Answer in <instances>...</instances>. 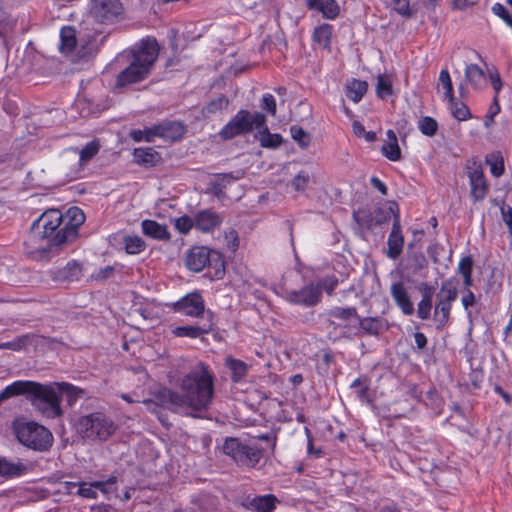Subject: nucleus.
<instances>
[{"instance_id": "45", "label": "nucleus", "mask_w": 512, "mask_h": 512, "mask_svg": "<svg viewBox=\"0 0 512 512\" xmlns=\"http://www.w3.org/2000/svg\"><path fill=\"white\" fill-rule=\"evenodd\" d=\"M376 91L380 98H386L387 96L392 95L393 90L391 82L385 76L379 75L377 79Z\"/></svg>"}, {"instance_id": "10", "label": "nucleus", "mask_w": 512, "mask_h": 512, "mask_svg": "<svg viewBox=\"0 0 512 512\" xmlns=\"http://www.w3.org/2000/svg\"><path fill=\"white\" fill-rule=\"evenodd\" d=\"M222 451L239 466L254 467L262 457L259 448L249 446L234 437H227L224 440Z\"/></svg>"}, {"instance_id": "22", "label": "nucleus", "mask_w": 512, "mask_h": 512, "mask_svg": "<svg viewBox=\"0 0 512 512\" xmlns=\"http://www.w3.org/2000/svg\"><path fill=\"white\" fill-rule=\"evenodd\" d=\"M194 219L195 228L202 232H211L222 223L221 217L210 209L199 211Z\"/></svg>"}, {"instance_id": "28", "label": "nucleus", "mask_w": 512, "mask_h": 512, "mask_svg": "<svg viewBox=\"0 0 512 512\" xmlns=\"http://www.w3.org/2000/svg\"><path fill=\"white\" fill-rule=\"evenodd\" d=\"M471 195L476 200H482L487 194V184L482 171L474 170L470 173Z\"/></svg>"}, {"instance_id": "53", "label": "nucleus", "mask_w": 512, "mask_h": 512, "mask_svg": "<svg viewBox=\"0 0 512 512\" xmlns=\"http://www.w3.org/2000/svg\"><path fill=\"white\" fill-rule=\"evenodd\" d=\"M492 11L495 15L503 19L507 25L512 27V16L509 14L507 9L502 4L496 3L492 7Z\"/></svg>"}, {"instance_id": "13", "label": "nucleus", "mask_w": 512, "mask_h": 512, "mask_svg": "<svg viewBox=\"0 0 512 512\" xmlns=\"http://www.w3.org/2000/svg\"><path fill=\"white\" fill-rule=\"evenodd\" d=\"M176 132L179 134L182 132V127L179 123L165 122L145 130H133L130 133V137L136 142L144 139L147 142H151L154 137L173 138Z\"/></svg>"}, {"instance_id": "42", "label": "nucleus", "mask_w": 512, "mask_h": 512, "mask_svg": "<svg viewBox=\"0 0 512 512\" xmlns=\"http://www.w3.org/2000/svg\"><path fill=\"white\" fill-rule=\"evenodd\" d=\"M419 130L426 136H434L438 129L437 121L432 117H423L418 123Z\"/></svg>"}, {"instance_id": "12", "label": "nucleus", "mask_w": 512, "mask_h": 512, "mask_svg": "<svg viewBox=\"0 0 512 512\" xmlns=\"http://www.w3.org/2000/svg\"><path fill=\"white\" fill-rule=\"evenodd\" d=\"M68 222L59 229L51 239L56 246H63L73 242L78 237V228L84 223L85 215L78 207H72L67 212Z\"/></svg>"}, {"instance_id": "9", "label": "nucleus", "mask_w": 512, "mask_h": 512, "mask_svg": "<svg viewBox=\"0 0 512 512\" xmlns=\"http://www.w3.org/2000/svg\"><path fill=\"white\" fill-rule=\"evenodd\" d=\"M458 296V282L451 278L444 281L437 293V302L434 309L433 319L436 329L440 330L447 325L450 319L452 303Z\"/></svg>"}, {"instance_id": "59", "label": "nucleus", "mask_w": 512, "mask_h": 512, "mask_svg": "<svg viewBox=\"0 0 512 512\" xmlns=\"http://www.w3.org/2000/svg\"><path fill=\"white\" fill-rule=\"evenodd\" d=\"M501 213H502V219L505 222V224L507 225L509 234L512 237V208L511 207L502 208Z\"/></svg>"}, {"instance_id": "21", "label": "nucleus", "mask_w": 512, "mask_h": 512, "mask_svg": "<svg viewBox=\"0 0 512 512\" xmlns=\"http://www.w3.org/2000/svg\"><path fill=\"white\" fill-rule=\"evenodd\" d=\"M116 483V477L112 476L107 481H95L89 485L82 484L78 489V494L85 498L95 499L97 497L96 490H99L104 495L114 492L113 486Z\"/></svg>"}, {"instance_id": "26", "label": "nucleus", "mask_w": 512, "mask_h": 512, "mask_svg": "<svg viewBox=\"0 0 512 512\" xmlns=\"http://www.w3.org/2000/svg\"><path fill=\"white\" fill-rule=\"evenodd\" d=\"M310 9L320 11L324 17L334 19L339 14V6L335 0H306Z\"/></svg>"}, {"instance_id": "48", "label": "nucleus", "mask_w": 512, "mask_h": 512, "mask_svg": "<svg viewBox=\"0 0 512 512\" xmlns=\"http://www.w3.org/2000/svg\"><path fill=\"white\" fill-rule=\"evenodd\" d=\"M432 309V300L422 298L417 305V315L421 320H427L430 318Z\"/></svg>"}, {"instance_id": "63", "label": "nucleus", "mask_w": 512, "mask_h": 512, "mask_svg": "<svg viewBox=\"0 0 512 512\" xmlns=\"http://www.w3.org/2000/svg\"><path fill=\"white\" fill-rule=\"evenodd\" d=\"M427 266V260L423 254L414 256L413 272H418Z\"/></svg>"}, {"instance_id": "44", "label": "nucleus", "mask_w": 512, "mask_h": 512, "mask_svg": "<svg viewBox=\"0 0 512 512\" xmlns=\"http://www.w3.org/2000/svg\"><path fill=\"white\" fill-rule=\"evenodd\" d=\"M244 172L242 170H237L231 173H222L217 175V186L220 187V190L224 189L228 184L233 181L239 180L243 177Z\"/></svg>"}, {"instance_id": "51", "label": "nucleus", "mask_w": 512, "mask_h": 512, "mask_svg": "<svg viewBox=\"0 0 512 512\" xmlns=\"http://www.w3.org/2000/svg\"><path fill=\"white\" fill-rule=\"evenodd\" d=\"M351 388L356 389V394L361 401L369 402L368 386L365 383H363L360 378L354 380V382L351 385Z\"/></svg>"}, {"instance_id": "58", "label": "nucleus", "mask_w": 512, "mask_h": 512, "mask_svg": "<svg viewBox=\"0 0 512 512\" xmlns=\"http://www.w3.org/2000/svg\"><path fill=\"white\" fill-rule=\"evenodd\" d=\"M473 261L470 257L461 259L458 265V272L462 275L472 274Z\"/></svg>"}, {"instance_id": "20", "label": "nucleus", "mask_w": 512, "mask_h": 512, "mask_svg": "<svg viewBox=\"0 0 512 512\" xmlns=\"http://www.w3.org/2000/svg\"><path fill=\"white\" fill-rule=\"evenodd\" d=\"M278 499L272 494L263 496L247 497L243 506L253 512H273L276 508Z\"/></svg>"}, {"instance_id": "55", "label": "nucleus", "mask_w": 512, "mask_h": 512, "mask_svg": "<svg viewBox=\"0 0 512 512\" xmlns=\"http://www.w3.org/2000/svg\"><path fill=\"white\" fill-rule=\"evenodd\" d=\"M338 285V280L335 278H326L320 281L315 286L321 287V291L324 290L328 295H332L335 288Z\"/></svg>"}, {"instance_id": "2", "label": "nucleus", "mask_w": 512, "mask_h": 512, "mask_svg": "<svg viewBox=\"0 0 512 512\" xmlns=\"http://www.w3.org/2000/svg\"><path fill=\"white\" fill-rule=\"evenodd\" d=\"M83 391L71 384L51 383L41 384L35 381L18 380L6 386L0 392V402L12 397L25 396L31 405L47 418H56L62 415V394H66L72 404Z\"/></svg>"}, {"instance_id": "6", "label": "nucleus", "mask_w": 512, "mask_h": 512, "mask_svg": "<svg viewBox=\"0 0 512 512\" xmlns=\"http://www.w3.org/2000/svg\"><path fill=\"white\" fill-rule=\"evenodd\" d=\"M99 148L100 146L96 141H91L80 151L76 148L65 151L59 161L60 172L70 179L78 178L83 169V164L91 160L98 153Z\"/></svg>"}, {"instance_id": "46", "label": "nucleus", "mask_w": 512, "mask_h": 512, "mask_svg": "<svg viewBox=\"0 0 512 512\" xmlns=\"http://www.w3.org/2000/svg\"><path fill=\"white\" fill-rule=\"evenodd\" d=\"M353 217L356 222L362 226H366L368 228L373 227L374 225H379L382 223L381 220H374L366 211L359 210L353 213Z\"/></svg>"}, {"instance_id": "64", "label": "nucleus", "mask_w": 512, "mask_h": 512, "mask_svg": "<svg viewBox=\"0 0 512 512\" xmlns=\"http://www.w3.org/2000/svg\"><path fill=\"white\" fill-rule=\"evenodd\" d=\"M371 185L377 189L382 195H387L388 193V189L386 187V185L377 177H372L371 180Z\"/></svg>"}, {"instance_id": "17", "label": "nucleus", "mask_w": 512, "mask_h": 512, "mask_svg": "<svg viewBox=\"0 0 512 512\" xmlns=\"http://www.w3.org/2000/svg\"><path fill=\"white\" fill-rule=\"evenodd\" d=\"M53 281L61 283H69L79 281L83 276L82 265L75 261H69L64 267L50 271Z\"/></svg>"}, {"instance_id": "27", "label": "nucleus", "mask_w": 512, "mask_h": 512, "mask_svg": "<svg viewBox=\"0 0 512 512\" xmlns=\"http://www.w3.org/2000/svg\"><path fill=\"white\" fill-rule=\"evenodd\" d=\"M381 152L390 161H399L401 159V150L393 130L387 131V140L382 145Z\"/></svg>"}, {"instance_id": "38", "label": "nucleus", "mask_w": 512, "mask_h": 512, "mask_svg": "<svg viewBox=\"0 0 512 512\" xmlns=\"http://www.w3.org/2000/svg\"><path fill=\"white\" fill-rule=\"evenodd\" d=\"M332 35V26L323 24L314 30L313 38L323 48H329Z\"/></svg>"}, {"instance_id": "8", "label": "nucleus", "mask_w": 512, "mask_h": 512, "mask_svg": "<svg viewBox=\"0 0 512 512\" xmlns=\"http://www.w3.org/2000/svg\"><path fill=\"white\" fill-rule=\"evenodd\" d=\"M265 123L264 114L256 112L251 115L248 110L242 109L221 129L219 135L224 140L233 139L251 132L254 128H261Z\"/></svg>"}, {"instance_id": "11", "label": "nucleus", "mask_w": 512, "mask_h": 512, "mask_svg": "<svg viewBox=\"0 0 512 512\" xmlns=\"http://www.w3.org/2000/svg\"><path fill=\"white\" fill-rule=\"evenodd\" d=\"M90 15L97 23L111 25L123 18L124 7L120 0H91Z\"/></svg>"}, {"instance_id": "34", "label": "nucleus", "mask_w": 512, "mask_h": 512, "mask_svg": "<svg viewBox=\"0 0 512 512\" xmlns=\"http://www.w3.org/2000/svg\"><path fill=\"white\" fill-rule=\"evenodd\" d=\"M258 134L260 145L264 148L275 149L282 144L283 139L281 135L270 133L267 127H264L262 130H260Z\"/></svg>"}, {"instance_id": "29", "label": "nucleus", "mask_w": 512, "mask_h": 512, "mask_svg": "<svg viewBox=\"0 0 512 512\" xmlns=\"http://www.w3.org/2000/svg\"><path fill=\"white\" fill-rule=\"evenodd\" d=\"M133 157L137 164L146 166H154L160 160L159 153L151 147L135 148Z\"/></svg>"}, {"instance_id": "54", "label": "nucleus", "mask_w": 512, "mask_h": 512, "mask_svg": "<svg viewBox=\"0 0 512 512\" xmlns=\"http://www.w3.org/2000/svg\"><path fill=\"white\" fill-rule=\"evenodd\" d=\"M261 108L274 116L276 114V101L274 96L265 94L261 101Z\"/></svg>"}, {"instance_id": "18", "label": "nucleus", "mask_w": 512, "mask_h": 512, "mask_svg": "<svg viewBox=\"0 0 512 512\" xmlns=\"http://www.w3.org/2000/svg\"><path fill=\"white\" fill-rule=\"evenodd\" d=\"M212 251L203 246L191 248L185 259L187 268L194 272L202 271L210 263Z\"/></svg>"}, {"instance_id": "62", "label": "nucleus", "mask_w": 512, "mask_h": 512, "mask_svg": "<svg viewBox=\"0 0 512 512\" xmlns=\"http://www.w3.org/2000/svg\"><path fill=\"white\" fill-rule=\"evenodd\" d=\"M462 305L465 309H468L469 307L473 306L475 304V296L473 292L469 289L465 292V294L462 296Z\"/></svg>"}, {"instance_id": "19", "label": "nucleus", "mask_w": 512, "mask_h": 512, "mask_svg": "<svg viewBox=\"0 0 512 512\" xmlns=\"http://www.w3.org/2000/svg\"><path fill=\"white\" fill-rule=\"evenodd\" d=\"M390 293L396 305L404 315L410 316L414 313V305L405 285L401 281L395 282L391 285Z\"/></svg>"}, {"instance_id": "7", "label": "nucleus", "mask_w": 512, "mask_h": 512, "mask_svg": "<svg viewBox=\"0 0 512 512\" xmlns=\"http://www.w3.org/2000/svg\"><path fill=\"white\" fill-rule=\"evenodd\" d=\"M62 214L57 209H49L45 211L37 220H35L31 227V238L36 240H47V247H43V251L54 252L57 251L61 246H56L51 243V239L56 233L61 223Z\"/></svg>"}, {"instance_id": "57", "label": "nucleus", "mask_w": 512, "mask_h": 512, "mask_svg": "<svg viewBox=\"0 0 512 512\" xmlns=\"http://www.w3.org/2000/svg\"><path fill=\"white\" fill-rule=\"evenodd\" d=\"M487 163L490 165V170L493 176L500 177L504 173L503 159H495L494 161L487 159Z\"/></svg>"}, {"instance_id": "24", "label": "nucleus", "mask_w": 512, "mask_h": 512, "mask_svg": "<svg viewBox=\"0 0 512 512\" xmlns=\"http://www.w3.org/2000/svg\"><path fill=\"white\" fill-rule=\"evenodd\" d=\"M143 233L155 240L168 241L171 235L166 225L160 224L154 220H143L141 223Z\"/></svg>"}, {"instance_id": "14", "label": "nucleus", "mask_w": 512, "mask_h": 512, "mask_svg": "<svg viewBox=\"0 0 512 512\" xmlns=\"http://www.w3.org/2000/svg\"><path fill=\"white\" fill-rule=\"evenodd\" d=\"M285 299L293 305L313 307L321 300V287H317L315 284L310 283L298 290H287L285 292Z\"/></svg>"}, {"instance_id": "61", "label": "nucleus", "mask_w": 512, "mask_h": 512, "mask_svg": "<svg viewBox=\"0 0 512 512\" xmlns=\"http://www.w3.org/2000/svg\"><path fill=\"white\" fill-rule=\"evenodd\" d=\"M114 267L113 266H106L104 268H101L96 274L95 279L96 280H105L109 278L114 273Z\"/></svg>"}, {"instance_id": "37", "label": "nucleus", "mask_w": 512, "mask_h": 512, "mask_svg": "<svg viewBox=\"0 0 512 512\" xmlns=\"http://www.w3.org/2000/svg\"><path fill=\"white\" fill-rule=\"evenodd\" d=\"M226 366L231 370L234 382H239L247 373V364L241 360L227 357Z\"/></svg>"}, {"instance_id": "32", "label": "nucleus", "mask_w": 512, "mask_h": 512, "mask_svg": "<svg viewBox=\"0 0 512 512\" xmlns=\"http://www.w3.org/2000/svg\"><path fill=\"white\" fill-rule=\"evenodd\" d=\"M211 331V325L204 326H179L175 328L174 334L178 337L198 338L208 334Z\"/></svg>"}, {"instance_id": "40", "label": "nucleus", "mask_w": 512, "mask_h": 512, "mask_svg": "<svg viewBox=\"0 0 512 512\" xmlns=\"http://www.w3.org/2000/svg\"><path fill=\"white\" fill-rule=\"evenodd\" d=\"M331 317L348 321L352 318H359L355 307H334L329 311Z\"/></svg>"}, {"instance_id": "30", "label": "nucleus", "mask_w": 512, "mask_h": 512, "mask_svg": "<svg viewBox=\"0 0 512 512\" xmlns=\"http://www.w3.org/2000/svg\"><path fill=\"white\" fill-rule=\"evenodd\" d=\"M60 51L63 54H70L76 46V31L72 27H64L60 32Z\"/></svg>"}, {"instance_id": "41", "label": "nucleus", "mask_w": 512, "mask_h": 512, "mask_svg": "<svg viewBox=\"0 0 512 512\" xmlns=\"http://www.w3.org/2000/svg\"><path fill=\"white\" fill-rule=\"evenodd\" d=\"M208 267L214 269V277H216L217 279H221L224 277L225 265L221 255L218 252L212 251L211 261L208 264Z\"/></svg>"}, {"instance_id": "25", "label": "nucleus", "mask_w": 512, "mask_h": 512, "mask_svg": "<svg viewBox=\"0 0 512 512\" xmlns=\"http://www.w3.org/2000/svg\"><path fill=\"white\" fill-rule=\"evenodd\" d=\"M27 466L21 461H12L0 456V476L6 478L18 477L25 474Z\"/></svg>"}, {"instance_id": "23", "label": "nucleus", "mask_w": 512, "mask_h": 512, "mask_svg": "<svg viewBox=\"0 0 512 512\" xmlns=\"http://www.w3.org/2000/svg\"><path fill=\"white\" fill-rule=\"evenodd\" d=\"M359 327L367 335L378 336L383 331L388 330L389 323L382 317H365L359 316Z\"/></svg>"}, {"instance_id": "31", "label": "nucleus", "mask_w": 512, "mask_h": 512, "mask_svg": "<svg viewBox=\"0 0 512 512\" xmlns=\"http://www.w3.org/2000/svg\"><path fill=\"white\" fill-rule=\"evenodd\" d=\"M368 85L365 81L352 79L346 85V96L353 102L358 103L367 92Z\"/></svg>"}, {"instance_id": "15", "label": "nucleus", "mask_w": 512, "mask_h": 512, "mask_svg": "<svg viewBox=\"0 0 512 512\" xmlns=\"http://www.w3.org/2000/svg\"><path fill=\"white\" fill-rule=\"evenodd\" d=\"M389 210L391 213H393V224L387 241V256L391 259H397L403 250L404 237L401 231L400 216L398 213L397 204L392 203L389 206Z\"/></svg>"}, {"instance_id": "35", "label": "nucleus", "mask_w": 512, "mask_h": 512, "mask_svg": "<svg viewBox=\"0 0 512 512\" xmlns=\"http://www.w3.org/2000/svg\"><path fill=\"white\" fill-rule=\"evenodd\" d=\"M229 105V100L224 95L218 96L210 100L205 107L202 109V114L204 117H210L217 112H220L226 109Z\"/></svg>"}, {"instance_id": "4", "label": "nucleus", "mask_w": 512, "mask_h": 512, "mask_svg": "<svg viewBox=\"0 0 512 512\" xmlns=\"http://www.w3.org/2000/svg\"><path fill=\"white\" fill-rule=\"evenodd\" d=\"M116 430L114 421L102 412L82 416L77 422V432L88 440L106 441Z\"/></svg>"}, {"instance_id": "1", "label": "nucleus", "mask_w": 512, "mask_h": 512, "mask_svg": "<svg viewBox=\"0 0 512 512\" xmlns=\"http://www.w3.org/2000/svg\"><path fill=\"white\" fill-rule=\"evenodd\" d=\"M180 392L161 388L153 397L143 400L147 409L156 412L158 407L175 413L197 416L208 410L214 397V377L203 363L179 380Z\"/></svg>"}, {"instance_id": "3", "label": "nucleus", "mask_w": 512, "mask_h": 512, "mask_svg": "<svg viewBox=\"0 0 512 512\" xmlns=\"http://www.w3.org/2000/svg\"><path fill=\"white\" fill-rule=\"evenodd\" d=\"M158 54L159 46L155 39L143 40L134 52L130 65L118 74L116 85L124 87L144 80L150 74Z\"/></svg>"}, {"instance_id": "47", "label": "nucleus", "mask_w": 512, "mask_h": 512, "mask_svg": "<svg viewBox=\"0 0 512 512\" xmlns=\"http://www.w3.org/2000/svg\"><path fill=\"white\" fill-rule=\"evenodd\" d=\"M175 228L182 234H187L192 227H195V219L189 216H181L174 220Z\"/></svg>"}, {"instance_id": "16", "label": "nucleus", "mask_w": 512, "mask_h": 512, "mask_svg": "<svg viewBox=\"0 0 512 512\" xmlns=\"http://www.w3.org/2000/svg\"><path fill=\"white\" fill-rule=\"evenodd\" d=\"M204 309V300L197 292L184 296L174 304L175 311L192 317H199L204 313Z\"/></svg>"}, {"instance_id": "5", "label": "nucleus", "mask_w": 512, "mask_h": 512, "mask_svg": "<svg viewBox=\"0 0 512 512\" xmlns=\"http://www.w3.org/2000/svg\"><path fill=\"white\" fill-rule=\"evenodd\" d=\"M14 430L18 441L30 449L47 451L52 446V433L36 422L15 423Z\"/></svg>"}, {"instance_id": "49", "label": "nucleus", "mask_w": 512, "mask_h": 512, "mask_svg": "<svg viewBox=\"0 0 512 512\" xmlns=\"http://www.w3.org/2000/svg\"><path fill=\"white\" fill-rule=\"evenodd\" d=\"M439 83L445 89V98H451L453 96V85L447 70H442L439 75Z\"/></svg>"}, {"instance_id": "60", "label": "nucleus", "mask_w": 512, "mask_h": 512, "mask_svg": "<svg viewBox=\"0 0 512 512\" xmlns=\"http://www.w3.org/2000/svg\"><path fill=\"white\" fill-rule=\"evenodd\" d=\"M419 291L422 294V298L427 299V300L433 299L434 288L431 285H429L428 283H425V282L421 283L419 286Z\"/></svg>"}, {"instance_id": "50", "label": "nucleus", "mask_w": 512, "mask_h": 512, "mask_svg": "<svg viewBox=\"0 0 512 512\" xmlns=\"http://www.w3.org/2000/svg\"><path fill=\"white\" fill-rule=\"evenodd\" d=\"M28 340H29V336L23 335L14 341L0 343V349H10L13 351H18V350L22 349L28 343Z\"/></svg>"}, {"instance_id": "36", "label": "nucleus", "mask_w": 512, "mask_h": 512, "mask_svg": "<svg viewBox=\"0 0 512 512\" xmlns=\"http://www.w3.org/2000/svg\"><path fill=\"white\" fill-rule=\"evenodd\" d=\"M465 78L475 88H480L484 82L485 73L478 65L470 64L466 66Z\"/></svg>"}, {"instance_id": "43", "label": "nucleus", "mask_w": 512, "mask_h": 512, "mask_svg": "<svg viewBox=\"0 0 512 512\" xmlns=\"http://www.w3.org/2000/svg\"><path fill=\"white\" fill-rule=\"evenodd\" d=\"M290 132L292 138L299 144L300 147L306 148L309 146L311 137L303 128L294 125L291 126Z\"/></svg>"}, {"instance_id": "52", "label": "nucleus", "mask_w": 512, "mask_h": 512, "mask_svg": "<svg viewBox=\"0 0 512 512\" xmlns=\"http://www.w3.org/2000/svg\"><path fill=\"white\" fill-rule=\"evenodd\" d=\"M393 9L403 16L411 15L410 0H391Z\"/></svg>"}, {"instance_id": "39", "label": "nucleus", "mask_w": 512, "mask_h": 512, "mask_svg": "<svg viewBox=\"0 0 512 512\" xmlns=\"http://www.w3.org/2000/svg\"><path fill=\"white\" fill-rule=\"evenodd\" d=\"M450 104V110L454 118L459 121H465L471 118L469 108L463 102L456 101L454 96L447 98Z\"/></svg>"}, {"instance_id": "33", "label": "nucleus", "mask_w": 512, "mask_h": 512, "mask_svg": "<svg viewBox=\"0 0 512 512\" xmlns=\"http://www.w3.org/2000/svg\"><path fill=\"white\" fill-rule=\"evenodd\" d=\"M123 245L127 254H140L146 249V243L137 235H126L123 237Z\"/></svg>"}, {"instance_id": "56", "label": "nucleus", "mask_w": 512, "mask_h": 512, "mask_svg": "<svg viewBox=\"0 0 512 512\" xmlns=\"http://www.w3.org/2000/svg\"><path fill=\"white\" fill-rule=\"evenodd\" d=\"M308 181H309V175L304 172H300L292 180V186L294 187L295 190L302 191L306 187Z\"/></svg>"}]
</instances>
